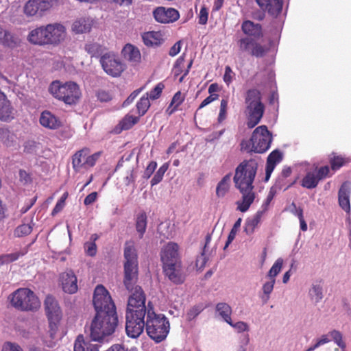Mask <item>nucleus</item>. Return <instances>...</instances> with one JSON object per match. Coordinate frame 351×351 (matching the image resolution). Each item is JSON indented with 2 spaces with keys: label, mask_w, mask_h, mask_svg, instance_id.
<instances>
[{
  "label": "nucleus",
  "mask_w": 351,
  "mask_h": 351,
  "mask_svg": "<svg viewBox=\"0 0 351 351\" xmlns=\"http://www.w3.org/2000/svg\"><path fill=\"white\" fill-rule=\"evenodd\" d=\"M67 197H68L67 192L64 193L62 195L61 198L58 201L55 207L53 208V209L52 210V213H51L52 215H55L56 214L59 213L63 208V207L64 206V204H65V200L67 198Z\"/></svg>",
  "instance_id": "nucleus-58"
},
{
  "label": "nucleus",
  "mask_w": 351,
  "mask_h": 351,
  "mask_svg": "<svg viewBox=\"0 0 351 351\" xmlns=\"http://www.w3.org/2000/svg\"><path fill=\"white\" fill-rule=\"evenodd\" d=\"M216 311L223 317L226 322H227L228 324H231L230 315L232 313V308L227 303H218L216 305Z\"/></svg>",
  "instance_id": "nucleus-38"
},
{
  "label": "nucleus",
  "mask_w": 351,
  "mask_h": 351,
  "mask_svg": "<svg viewBox=\"0 0 351 351\" xmlns=\"http://www.w3.org/2000/svg\"><path fill=\"white\" fill-rule=\"evenodd\" d=\"M168 169V165L164 164L162 165L158 170L156 171L154 177L151 180V185L154 186L160 182L162 180L165 173L167 171Z\"/></svg>",
  "instance_id": "nucleus-49"
},
{
  "label": "nucleus",
  "mask_w": 351,
  "mask_h": 351,
  "mask_svg": "<svg viewBox=\"0 0 351 351\" xmlns=\"http://www.w3.org/2000/svg\"><path fill=\"white\" fill-rule=\"evenodd\" d=\"M48 90L54 98L71 106L76 104L82 95L80 86L72 81L64 83L60 80L53 81Z\"/></svg>",
  "instance_id": "nucleus-6"
},
{
  "label": "nucleus",
  "mask_w": 351,
  "mask_h": 351,
  "mask_svg": "<svg viewBox=\"0 0 351 351\" xmlns=\"http://www.w3.org/2000/svg\"><path fill=\"white\" fill-rule=\"evenodd\" d=\"M100 64L104 71L112 77H119L125 70V66L117 56L108 51L101 56Z\"/></svg>",
  "instance_id": "nucleus-11"
},
{
  "label": "nucleus",
  "mask_w": 351,
  "mask_h": 351,
  "mask_svg": "<svg viewBox=\"0 0 351 351\" xmlns=\"http://www.w3.org/2000/svg\"><path fill=\"white\" fill-rule=\"evenodd\" d=\"M117 312L96 313L90 326V337L95 341H99L105 337L114 332L118 326Z\"/></svg>",
  "instance_id": "nucleus-4"
},
{
  "label": "nucleus",
  "mask_w": 351,
  "mask_h": 351,
  "mask_svg": "<svg viewBox=\"0 0 351 351\" xmlns=\"http://www.w3.org/2000/svg\"><path fill=\"white\" fill-rule=\"evenodd\" d=\"M145 45L149 47H158L165 41L164 34L161 31H149L142 34Z\"/></svg>",
  "instance_id": "nucleus-25"
},
{
  "label": "nucleus",
  "mask_w": 351,
  "mask_h": 351,
  "mask_svg": "<svg viewBox=\"0 0 351 351\" xmlns=\"http://www.w3.org/2000/svg\"><path fill=\"white\" fill-rule=\"evenodd\" d=\"M330 336L332 338L333 341L341 348H345L346 343L343 342L342 339V335L339 331L332 330L330 332Z\"/></svg>",
  "instance_id": "nucleus-57"
},
{
  "label": "nucleus",
  "mask_w": 351,
  "mask_h": 351,
  "mask_svg": "<svg viewBox=\"0 0 351 351\" xmlns=\"http://www.w3.org/2000/svg\"><path fill=\"white\" fill-rule=\"evenodd\" d=\"M184 62V54L180 56L175 62L173 72L174 76L177 77L182 73V67Z\"/></svg>",
  "instance_id": "nucleus-56"
},
{
  "label": "nucleus",
  "mask_w": 351,
  "mask_h": 351,
  "mask_svg": "<svg viewBox=\"0 0 351 351\" xmlns=\"http://www.w3.org/2000/svg\"><path fill=\"white\" fill-rule=\"evenodd\" d=\"M296 181L297 179L290 181L288 180V178L278 177L272 188H275L278 190L286 191L293 184H295Z\"/></svg>",
  "instance_id": "nucleus-43"
},
{
  "label": "nucleus",
  "mask_w": 351,
  "mask_h": 351,
  "mask_svg": "<svg viewBox=\"0 0 351 351\" xmlns=\"http://www.w3.org/2000/svg\"><path fill=\"white\" fill-rule=\"evenodd\" d=\"M203 310L202 306H194L187 313V317L189 319L195 318Z\"/></svg>",
  "instance_id": "nucleus-64"
},
{
  "label": "nucleus",
  "mask_w": 351,
  "mask_h": 351,
  "mask_svg": "<svg viewBox=\"0 0 351 351\" xmlns=\"http://www.w3.org/2000/svg\"><path fill=\"white\" fill-rule=\"evenodd\" d=\"M19 180L23 184H27L32 182V178L29 173L23 169H20L19 171Z\"/></svg>",
  "instance_id": "nucleus-61"
},
{
  "label": "nucleus",
  "mask_w": 351,
  "mask_h": 351,
  "mask_svg": "<svg viewBox=\"0 0 351 351\" xmlns=\"http://www.w3.org/2000/svg\"><path fill=\"white\" fill-rule=\"evenodd\" d=\"M13 108L6 95L0 91V120L8 121L14 118Z\"/></svg>",
  "instance_id": "nucleus-27"
},
{
  "label": "nucleus",
  "mask_w": 351,
  "mask_h": 351,
  "mask_svg": "<svg viewBox=\"0 0 351 351\" xmlns=\"http://www.w3.org/2000/svg\"><path fill=\"white\" fill-rule=\"evenodd\" d=\"M230 174L226 175L218 183L216 188V195L223 197L230 189Z\"/></svg>",
  "instance_id": "nucleus-37"
},
{
  "label": "nucleus",
  "mask_w": 351,
  "mask_h": 351,
  "mask_svg": "<svg viewBox=\"0 0 351 351\" xmlns=\"http://www.w3.org/2000/svg\"><path fill=\"white\" fill-rule=\"evenodd\" d=\"M139 118L132 115H126L119 123L121 130H127L138 123Z\"/></svg>",
  "instance_id": "nucleus-45"
},
{
  "label": "nucleus",
  "mask_w": 351,
  "mask_h": 351,
  "mask_svg": "<svg viewBox=\"0 0 351 351\" xmlns=\"http://www.w3.org/2000/svg\"><path fill=\"white\" fill-rule=\"evenodd\" d=\"M73 351H99V345L85 341L82 335H78L74 343Z\"/></svg>",
  "instance_id": "nucleus-31"
},
{
  "label": "nucleus",
  "mask_w": 351,
  "mask_h": 351,
  "mask_svg": "<svg viewBox=\"0 0 351 351\" xmlns=\"http://www.w3.org/2000/svg\"><path fill=\"white\" fill-rule=\"evenodd\" d=\"M153 15L156 21L161 23H173L180 17L179 12L177 10L165 7L156 8L153 12Z\"/></svg>",
  "instance_id": "nucleus-16"
},
{
  "label": "nucleus",
  "mask_w": 351,
  "mask_h": 351,
  "mask_svg": "<svg viewBox=\"0 0 351 351\" xmlns=\"http://www.w3.org/2000/svg\"><path fill=\"white\" fill-rule=\"evenodd\" d=\"M1 351H23V349L15 343L7 341L3 343Z\"/></svg>",
  "instance_id": "nucleus-60"
},
{
  "label": "nucleus",
  "mask_w": 351,
  "mask_h": 351,
  "mask_svg": "<svg viewBox=\"0 0 351 351\" xmlns=\"http://www.w3.org/2000/svg\"><path fill=\"white\" fill-rule=\"evenodd\" d=\"M145 326L148 336L156 343L165 340L169 332V322L163 315H158L154 311L151 302L147 304V314Z\"/></svg>",
  "instance_id": "nucleus-5"
},
{
  "label": "nucleus",
  "mask_w": 351,
  "mask_h": 351,
  "mask_svg": "<svg viewBox=\"0 0 351 351\" xmlns=\"http://www.w3.org/2000/svg\"><path fill=\"white\" fill-rule=\"evenodd\" d=\"M147 223V217L145 212H141L137 215L136 219V230L138 233L139 238L142 239L145 232Z\"/></svg>",
  "instance_id": "nucleus-36"
},
{
  "label": "nucleus",
  "mask_w": 351,
  "mask_h": 351,
  "mask_svg": "<svg viewBox=\"0 0 351 351\" xmlns=\"http://www.w3.org/2000/svg\"><path fill=\"white\" fill-rule=\"evenodd\" d=\"M39 122L43 127L52 130H58L62 126L60 119L49 110L41 112Z\"/></svg>",
  "instance_id": "nucleus-22"
},
{
  "label": "nucleus",
  "mask_w": 351,
  "mask_h": 351,
  "mask_svg": "<svg viewBox=\"0 0 351 351\" xmlns=\"http://www.w3.org/2000/svg\"><path fill=\"white\" fill-rule=\"evenodd\" d=\"M124 265H138V256L133 241H127L124 248Z\"/></svg>",
  "instance_id": "nucleus-29"
},
{
  "label": "nucleus",
  "mask_w": 351,
  "mask_h": 351,
  "mask_svg": "<svg viewBox=\"0 0 351 351\" xmlns=\"http://www.w3.org/2000/svg\"><path fill=\"white\" fill-rule=\"evenodd\" d=\"M322 282V280H320L318 283L313 284L309 291L310 296L316 303L319 302L324 297Z\"/></svg>",
  "instance_id": "nucleus-42"
},
{
  "label": "nucleus",
  "mask_w": 351,
  "mask_h": 351,
  "mask_svg": "<svg viewBox=\"0 0 351 351\" xmlns=\"http://www.w3.org/2000/svg\"><path fill=\"white\" fill-rule=\"evenodd\" d=\"M283 264L282 258H278L269 269L267 276L270 280H276V276L280 272Z\"/></svg>",
  "instance_id": "nucleus-47"
},
{
  "label": "nucleus",
  "mask_w": 351,
  "mask_h": 351,
  "mask_svg": "<svg viewBox=\"0 0 351 351\" xmlns=\"http://www.w3.org/2000/svg\"><path fill=\"white\" fill-rule=\"evenodd\" d=\"M258 40L253 38L243 37L237 41V45L241 52L256 58H262L266 54L267 49Z\"/></svg>",
  "instance_id": "nucleus-13"
},
{
  "label": "nucleus",
  "mask_w": 351,
  "mask_h": 351,
  "mask_svg": "<svg viewBox=\"0 0 351 351\" xmlns=\"http://www.w3.org/2000/svg\"><path fill=\"white\" fill-rule=\"evenodd\" d=\"M263 214V210H258L252 219H248L246 221L245 231L247 234H251L254 232L256 228H257L261 223Z\"/></svg>",
  "instance_id": "nucleus-35"
},
{
  "label": "nucleus",
  "mask_w": 351,
  "mask_h": 351,
  "mask_svg": "<svg viewBox=\"0 0 351 351\" xmlns=\"http://www.w3.org/2000/svg\"><path fill=\"white\" fill-rule=\"evenodd\" d=\"M208 9L203 6L201 8L199 14V23L201 25H205L206 24L208 21Z\"/></svg>",
  "instance_id": "nucleus-63"
},
{
  "label": "nucleus",
  "mask_w": 351,
  "mask_h": 351,
  "mask_svg": "<svg viewBox=\"0 0 351 351\" xmlns=\"http://www.w3.org/2000/svg\"><path fill=\"white\" fill-rule=\"evenodd\" d=\"M228 101L227 99H223L221 101L219 113L218 115V122L221 123L226 119Z\"/></svg>",
  "instance_id": "nucleus-53"
},
{
  "label": "nucleus",
  "mask_w": 351,
  "mask_h": 351,
  "mask_svg": "<svg viewBox=\"0 0 351 351\" xmlns=\"http://www.w3.org/2000/svg\"><path fill=\"white\" fill-rule=\"evenodd\" d=\"M247 111V126L249 129L254 128L261 121L264 112V104L246 106Z\"/></svg>",
  "instance_id": "nucleus-15"
},
{
  "label": "nucleus",
  "mask_w": 351,
  "mask_h": 351,
  "mask_svg": "<svg viewBox=\"0 0 351 351\" xmlns=\"http://www.w3.org/2000/svg\"><path fill=\"white\" fill-rule=\"evenodd\" d=\"M93 303L96 313L117 312L115 304L108 291L102 285H98L95 287Z\"/></svg>",
  "instance_id": "nucleus-8"
},
{
  "label": "nucleus",
  "mask_w": 351,
  "mask_h": 351,
  "mask_svg": "<svg viewBox=\"0 0 351 351\" xmlns=\"http://www.w3.org/2000/svg\"><path fill=\"white\" fill-rule=\"evenodd\" d=\"M234 76V73L232 71L231 67L230 66H226L225 67V73L223 75V81L228 86L230 84L233 80V77Z\"/></svg>",
  "instance_id": "nucleus-59"
},
{
  "label": "nucleus",
  "mask_w": 351,
  "mask_h": 351,
  "mask_svg": "<svg viewBox=\"0 0 351 351\" xmlns=\"http://www.w3.org/2000/svg\"><path fill=\"white\" fill-rule=\"evenodd\" d=\"M162 268L165 275L173 283L180 285L184 282L185 276L182 271L181 262L163 265Z\"/></svg>",
  "instance_id": "nucleus-17"
},
{
  "label": "nucleus",
  "mask_w": 351,
  "mask_h": 351,
  "mask_svg": "<svg viewBox=\"0 0 351 351\" xmlns=\"http://www.w3.org/2000/svg\"><path fill=\"white\" fill-rule=\"evenodd\" d=\"M10 305L22 312H36L41 306L35 293L29 288H19L8 296Z\"/></svg>",
  "instance_id": "nucleus-7"
},
{
  "label": "nucleus",
  "mask_w": 351,
  "mask_h": 351,
  "mask_svg": "<svg viewBox=\"0 0 351 351\" xmlns=\"http://www.w3.org/2000/svg\"><path fill=\"white\" fill-rule=\"evenodd\" d=\"M245 103L246 106L263 104L262 102L261 91L256 88H250L247 90L245 93Z\"/></svg>",
  "instance_id": "nucleus-34"
},
{
  "label": "nucleus",
  "mask_w": 351,
  "mask_h": 351,
  "mask_svg": "<svg viewBox=\"0 0 351 351\" xmlns=\"http://www.w3.org/2000/svg\"><path fill=\"white\" fill-rule=\"evenodd\" d=\"M160 256L162 265L181 262L178 254V245L175 243L170 242L164 246Z\"/></svg>",
  "instance_id": "nucleus-18"
},
{
  "label": "nucleus",
  "mask_w": 351,
  "mask_h": 351,
  "mask_svg": "<svg viewBox=\"0 0 351 351\" xmlns=\"http://www.w3.org/2000/svg\"><path fill=\"white\" fill-rule=\"evenodd\" d=\"M282 159V153L276 149L272 151L268 156L265 167V180L267 181L276 165Z\"/></svg>",
  "instance_id": "nucleus-28"
},
{
  "label": "nucleus",
  "mask_w": 351,
  "mask_h": 351,
  "mask_svg": "<svg viewBox=\"0 0 351 351\" xmlns=\"http://www.w3.org/2000/svg\"><path fill=\"white\" fill-rule=\"evenodd\" d=\"M0 40L8 47H14L17 43L16 38L12 34L2 28H0Z\"/></svg>",
  "instance_id": "nucleus-40"
},
{
  "label": "nucleus",
  "mask_w": 351,
  "mask_h": 351,
  "mask_svg": "<svg viewBox=\"0 0 351 351\" xmlns=\"http://www.w3.org/2000/svg\"><path fill=\"white\" fill-rule=\"evenodd\" d=\"M330 167L327 165L316 167L313 171H308L301 180V186L308 189L317 187L320 180L325 179L330 175Z\"/></svg>",
  "instance_id": "nucleus-14"
},
{
  "label": "nucleus",
  "mask_w": 351,
  "mask_h": 351,
  "mask_svg": "<svg viewBox=\"0 0 351 351\" xmlns=\"http://www.w3.org/2000/svg\"><path fill=\"white\" fill-rule=\"evenodd\" d=\"M241 218L238 219L237 220V221L234 223L233 228H232V230H230V232L228 234V239H227L226 243L224 246V250L226 249L228 247V245L234 239L237 229L241 226Z\"/></svg>",
  "instance_id": "nucleus-52"
},
{
  "label": "nucleus",
  "mask_w": 351,
  "mask_h": 351,
  "mask_svg": "<svg viewBox=\"0 0 351 351\" xmlns=\"http://www.w3.org/2000/svg\"><path fill=\"white\" fill-rule=\"evenodd\" d=\"M60 280L64 292L73 294L77 291V277L72 270H67L62 273Z\"/></svg>",
  "instance_id": "nucleus-20"
},
{
  "label": "nucleus",
  "mask_w": 351,
  "mask_h": 351,
  "mask_svg": "<svg viewBox=\"0 0 351 351\" xmlns=\"http://www.w3.org/2000/svg\"><path fill=\"white\" fill-rule=\"evenodd\" d=\"M258 169V163L254 159L245 160L236 168L233 178L235 187L242 195L241 199L237 202V209L246 212L254 202L256 194L253 184Z\"/></svg>",
  "instance_id": "nucleus-1"
},
{
  "label": "nucleus",
  "mask_w": 351,
  "mask_h": 351,
  "mask_svg": "<svg viewBox=\"0 0 351 351\" xmlns=\"http://www.w3.org/2000/svg\"><path fill=\"white\" fill-rule=\"evenodd\" d=\"M138 280V265H124L123 283L128 291H132Z\"/></svg>",
  "instance_id": "nucleus-26"
},
{
  "label": "nucleus",
  "mask_w": 351,
  "mask_h": 351,
  "mask_svg": "<svg viewBox=\"0 0 351 351\" xmlns=\"http://www.w3.org/2000/svg\"><path fill=\"white\" fill-rule=\"evenodd\" d=\"M276 280H270V281L265 282L263 286V291L264 296L263 297V302L266 303L269 299V294L272 292Z\"/></svg>",
  "instance_id": "nucleus-51"
},
{
  "label": "nucleus",
  "mask_w": 351,
  "mask_h": 351,
  "mask_svg": "<svg viewBox=\"0 0 351 351\" xmlns=\"http://www.w3.org/2000/svg\"><path fill=\"white\" fill-rule=\"evenodd\" d=\"M49 8L50 3L47 0H29L24 6V12L29 16L40 15Z\"/></svg>",
  "instance_id": "nucleus-19"
},
{
  "label": "nucleus",
  "mask_w": 351,
  "mask_h": 351,
  "mask_svg": "<svg viewBox=\"0 0 351 351\" xmlns=\"http://www.w3.org/2000/svg\"><path fill=\"white\" fill-rule=\"evenodd\" d=\"M90 152L89 148L84 147L73 154L72 165L75 171H78L81 169H88L95 166L96 162L101 156V152H98L89 155Z\"/></svg>",
  "instance_id": "nucleus-10"
},
{
  "label": "nucleus",
  "mask_w": 351,
  "mask_h": 351,
  "mask_svg": "<svg viewBox=\"0 0 351 351\" xmlns=\"http://www.w3.org/2000/svg\"><path fill=\"white\" fill-rule=\"evenodd\" d=\"M272 141V136L266 125L257 127L251 137L252 149L256 153H264L269 149Z\"/></svg>",
  "instance_id": "nucleus-9"
},
{
  "label": "nucleus",
  "mask_w": 351,
  "mask_h": 351,
  "mask_svg": "<svg viewBox=\"0 0 351 351\" xmlns=\"http://www.w3.org/2000/svg\"><path fill=\"white\" fill-rule=\"evenodd\" d=\"M350 183L348 181L344 182L338 193V202L340 207L345 210L347 213L350 212Z\"/></svg>",
  "instance_id": "nucleus-24"
},
{
  "label": "nucleus",
  "mask_w": 351,
  "mask_h": 351,
  "mask_svg": "<svg viewBox=\"0 0 351 351\" xmlns=\"http://www.w3.org/2000/svg\"><path fill=\"white\" fill-rule=\"evenodd\" d=\"M136 106L139 117L143 116L150 107L148 96L143 95L137 102Z\"/></svg>",
  "instance_id": "nucleus-44"
},
{
  "label": "nucleus",
  "mask_w": 351,
  "mask_h": 351,
  "mask_svg": "<svg viewBox=\"0 0 351 351\" xmlns=\"http://www.w3.org/2000/svg\"><path fill=\"white\" fill-rule=\"evenodd\" d=\"M263 11H267L273 17H277L282 10V0H255Z\"/></svg>",
  "instance_id": "nucleus-21"
},
{
  "label": "nucleus",
  "mask_w": 351,
  "mask_h": 351,
  "mask_svg": "<svg viewBox=\"0 0 351 351\" xmlns=\"http://www.w3.org/2000/svg\"><path fill=\"white\" fill-rule=\"evenodd\" d=\"M95 96L100 102H108L112 99V93L111 91L103 88L96 90Z\"/></svg>",
  "instance_id": "nucleus-48"
},
{
  "label": "nucleus",
  "mask_w": 351,
  "mask_h": 351,
  "mask_svg": "<svg viewBox=\"0 0 351 351\" xmlns=\"http://www.w3.org/2000/svg\"><path fill=\"white\" fill-rule=\"evenodd\" d=\"M164 88L165 85L163 83L160 82L153 89H152L149 93H147L145 96H148V98L152 100L157 99L160 97Z\"/></svg>",
  "instance_id": "nucleus-50"
},
{
  "label": "nucleus",
  "mask_w": 351,
  "mask_h": 351,
  "mask_svg": "<svg viewBox=\"0 0 351 351\" xmlns=\"http://www.w3.org/2000/svg\"><path fill=\"white\" fill-rule=\"evenodd\" d=\"M124 58L130 62H138L141 60V53L138 49L131 44H127L122 50Z\"/></svg>",
  "instance_id": "nucleus-33"
},
{
  "label": "nucleus",
  "mask_w": 351,
  "mask_h": 351,
  "mask_svg": "<svg viewBox=\"0 0 351 351\" xmlns=\"http://www.w3.org/2000/svg\"><path fill=\"white\" fill-rule=\"evenodd\" d=\"M66 29L60 23L48 24L31 30L27 40L32 45H58L64 39Z\"/></svg>",
  "instance_id": "nucleus-3"
},
{
  "label": "nucleus",
  "mask_w": 351,
  "mask_h": 351,
  "mask_svg": "<svg viewBox=\"0 0 351 351\" xmlns=\"http://www.w3.org/2000/svg\"><path fill=\"white\" fill-rule=\"evenodd\" d=\"M32 228L29 224H22L19 226L15 230V234L17 237H23L31 233Z\"/></svg>",
  "instance_id": "nucleus-55"
},
{
  "label": "nucleus",
  "mask_w": 351,
  "mask_h": 351,
  "mask_svg": "<svg viewBox=\"0 0 351 351\" xmlns=\"http://www.w3.org/2000/svg\"><path fill=\"white\" fill-rule=\"evenodd\" d=\"M128 298L126 311L125 331L128 337L137 338L143 332L145 317L147 314L145 295L140 286H135Z\"/></svg>",
  "instance_id": "nucleus-2"
},
{
  "label": "nucleus",
  "mask_w": 351,
  "mask_h": 351,
  "mask_svg": "<svg viewBox=\"0 0 351 351\" xmlns=\"http://www.w3.org/2000/svg\"><path fill=\"white\" fill-rule=\"evenodd\" d=\"M232 327H233L238 332H242L244 331H247L249 330V326L247 323L244 322H238L237 323H233L231 320V324H230Z\"/></svg>",
  "instance_id": "nucleus-62"
},
{
  "label": "nucleus",
  "mask_w": 351,
  "mask_h": 351,
  "mask_svg": "<svg viewBox=\"0 0 351 351\" xmlns=\"http://www.w3.org/2000/svg\"><path fill=\"white\" fill-rule=\"evenodd\" d=\"M348 158H343L340 156H334L330 161L331 169L336 171L340 169L341 167L350 162Z\"/></svg>",
  "instance_id": "nucleus-46"
},
{
  "label": "nucleus",
  "mask_w": 351,
  "mask_h": 351,
  "mask_svg": "<svg viewBox=\"0 0 351 351\" xmlns=\"http://www.w3.org/2000/svg\"><path fill=\"white\" fill-rule=\"evenodd\" d=\"M99 239L97 234H93L90 237V241L84 243L85 252L88 256H94L97 253V245L95 241Z\"/></svg>",
  "instance_id": "nucleus-41"
},
{
  "label": "nucleus",
  "mask_w": 351,
  "mask_h": 351,
  "mask_svg": "<svg viewBox=\"0 0 351 351\" xmlns=\"http://www.w3.org/2000/svg\"><path fill=\"white\" fill-rule=\"evenodd\" d=\"M84 49L92 58H101V56L107 52V48L104 45L94 41L87 43Z\"/></svg>",
  "instance_id": "nucleus-30"
},
{
  "label": "nucleus",
  "mask_w": 351,
  "mask_h": 351,
  "mask_svg": "<svg viewBox=\"0 0 351 351\" xmlns=\"http://www.w3.org/2000/svg\"><path fill=\"white\" fill-rule=\"evenodd\" d=\"M92 27V21L86 18H81L73 22L72 30L75 34H84L90 32Z\"/></svg>",
  "instance_id": "nucleus-32"
},
{
  "label": "nucleus",
  "mask_w": 351,
  "mask_h": 351,
  "mask_svg": "<svg viewBox=\"0 0 351 351\" xmlns=\"http://www.w3.org/2000/svg\"><path fill=\"white\" fill-rule=\"evenodd\" d=\"M241 30L243 33L246 35L245 37L253 38L256 40H259L263 37L262 25L250 20L243 21Z\"/></svg>",
  "instance_id": "nucleus-23"
},
{
  "label": "nucleus",
  "mask_w": 351,
  "mask_h": 351,
  "mask_svg": "<svg viewBox=\"0 0 351 351\" xmlns=\"http://www.w3.org/2000/svg\"><path fill=\"white\" fill-rule=\"evenodd\" d=\"M27 253V250L26 248H25L19 252L5 254L3 256V258H4L5 261L13 262V261H15L17 259H19L21 256H24Z\"/></svg>",
  "instance_id": "nucleus-54"
},
{
  "label": "nucleus",
  "mask_w": 351,
  "mask_h": 351,
  "mask_svg": "<svg viewBox=\"0 0 351 351\" xmlns=\"http://www.w3.org/2000/svg\"><path fill=\"white\" fill-rule=\"evenodd\" d=\"M15 134L7 128H0V141L6 147H11L14 145Z\"/></svg>",
  "instance_id": "nucleus-39"
},
{
  "label": "nucleus",
  "mask_w": 351,
  "mask_h": 351,
  "mask_svg": "<svg viewBox=\"0 0 351 351\" xmlns=\"http://www.w3.org/2000/svg\"><path fill=\"white\" fill-rule=\"evenodd\" d=\"M45 309L49 320L51 333H55L62 319V311L57 300L52 295H47L45 300Z\"/></svg>",
  "instance_id": "nucleus-12"
}]
</instances>
